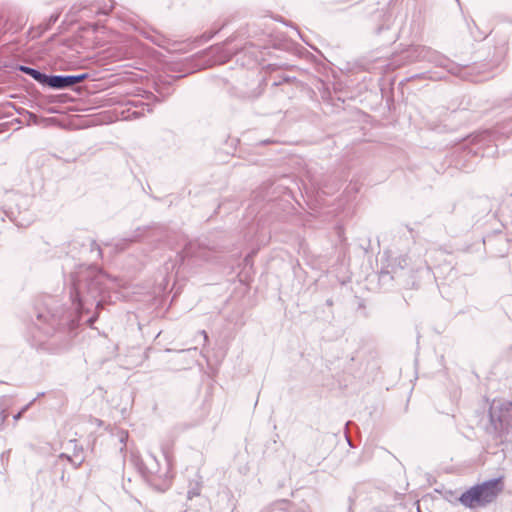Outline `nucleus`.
Wrapping results in <instances>:
<instances>
[{"mask_svg": "<svg viewBox=\"0 0 512 512\" xmlns=\"http://www.w3.org/2000/svg\"><path fill=\"white\" fill-rule=\"evenodd\" d=\"M262 512H268V511L264 510V511H262Z\"/></svg>", "mask_w": 512, "mask_h": 512, "instance_id": "nucleus-37", "label": "nucleus"}, {"mask_svg": "<svg viewBox=\"0 0 512 512\" xmlns=\"http://www.w3.org/2000/svg\"><path fill=\"white\" fill-rule=\"evenodd\" d=\"M97 318H98V315H97V314L92 315V316L87 320L88 324H89L90 326H92V325L95 323V321L97 320Z\"/></svg>", "mask_w": 512, "mask_h": 512, "instance_id": "nucleus-24", "label": "nucleus"}, {"mask_svg": "<svg viewBox=\"0 0 512 512\" xmlns=\"http://www.w3.org/2000/svg\"><path fill=\"white\" fill-rule=\"evenodd\" d=\"M227 252L225 246L210 240H199L197 242H189L182 251L177 253V261L182 265L186 258H198L204 261H215Z\"/></svg>", "mask_w": 512, "mask_h": 512, "instance_id": "nucleus-6", "label": "nucleus"}, {"mask_svg": "<svg viewBox=\"0 0 512 512\" xmlns=\"http://www.w3.org/2000/svg\"><path fill=\"white\" fill-rule=\"evenodd\" d=\"M33 121H34V124H36V123H37V118H36V116H35V115H34Z\"/></svg>", "mask_w": 512, "mask_h": 512, "instance_id": "nucleus-34", "label": "nucleus"}, {"mask_svg": "<svg viewBox=\"0 0 512 512\" xmlns=\"http://www.w3.org/2000/svg\"><path fill=\"white\" fill-rule=\"evenodd\" d=\"M156 92L162 97L163 100L171 95L172 88L169 84H156Z\"/></svg>", "mask_w": 512, "mask_h": 512, "instance_id": "nucleus-18", "label": "nucleus"}, {"mask_svg": "<svg viewBox=\"0 0 512 512\" xmlns=\"http://www.w3.org/2000/svg\"><path fill=\"white\" fill-rule=\"evenodd\" d=\"M418 512H421V510L418 508Z\"/></svg>", "mask_w": 512, "mask_h": 512, "instance_id": "nucleus-36", "label": "nucleus"}, {"mask_svg": "<svg viewBox=\"0 0 512 512\" xmlns=\"http://www.w3.org/2000/svg\"><path fill=\"white\" fill-rule=\"evenodd\" d=\"M492 143V136L489 131H481L478 133L470 134L459 145L465 156H481L485 155V148L489 147Z\"/></svg>", "mask_w": 512, "mask_h": 512, "instance_id": "nucleus-8", "label": "nucleus"}, {"mask_svg": "<svg viewBox=\"0 0 512 512\" xmlns=\"http://www.w3.org/2000/svg\"><path fill=\"white\" fill-rule=\"evenodd\" d=\"M89 77L88 73L75 75H54L42 72L39 68H34V81L38 82L44 88L53 90H65L73 88L76 84Z\"/></svg>", "mask_w": 512, "mask_h": 512, "instance_id": "nucleus-7", "label": "nucleus"}, {"mask_svg": "<svg viewBox=\"0 0 512 512\" xmlns=\"http://www.w3.org/2000/svg\"><path fill=\"white\" fill-rule=\"evenodd\" d=\"M229 93L241 101H254L261 96L263 89L258 80H252L248 84L238 83L230 88Z\"/></svg>", "mask_w": 512, "mask_h": 512, "instance_id": "nucleus-11", "label": "nucleus"}, {"mask_svg": "<svg viewBox=\"0 0 512 512\" xmlns=\"http://www.w3.org/2000/svg\"><path fill=\"white\" fill-rule=\"evenodd\" d=\"M286 177H283L278 182H265L257 191L254 192V200L271 202L277 199L280 195H286L293 198L292 190L283 184Z\"/></svg>", "mask_w": 512, "mask_h": 512, "instance_id": "nucleus-9", "label": "nucleus"}, {"mask_svg": "<svg viewBox=\"0 0 512 512\" xmlns=\"http://www.w3.org/2000/svg\"><path fill=\"white\" fill-rule=\"evenodd\" d=\"M274 506H276L280 510L288 511V512H296L294 509V504L290 503L288 500L282 499L278 500L274 503Z\"/></svg>", "mask_w": 512, "mask_h": 512, "instance_id": "nucleus-19", "label": "nucleus"}, {"mask_svg": "<svg viewBox=\"0 0 512 512\" xmlns=\"http://www.w3.org/2000/svg\"><path fill=\"white\" fill-rule=\"evenodd\" d=\"M59 457H60V458H65V459H67V460H68V461H69V462L74 466V468L79 467V466L82 464V462H83V458H80V459H78V460H75V459H73L71 456H69V455H67V454H65V453H61V454L59 455Z\"/></svg>", "mask_w": 512, "mask_h": 512, "instance_id": "nucleus-20", "label": "nucleus"}, {"mask_svg": "<svg viewBox=\"0 0 512 512\" xmlns=\"http://www.w3.org/2000/svg\"><path fill=\"white\" fill-rule=\"evenodd\" d=\"M152 227L146 226V227H138L131 236L124 238L120 240L118 243L115 244V250L116 251H123L125 250L131 243H135L140 241L144 236L145 233L149 230H151Z\"/></svg>", "mask_w": 512, "mask_h": 512, "instance_id": "nucleus-15", "label": "nucleus"}, {"mask_svg": "<svg viewBox=\"0 0 512 512\" xmlns=\"http://www.w3.org/2000/svg\"><path fill=\"white\" fill-rule=\"evenodd\" d=\"M37 46H38V44H35V43H34V46H33V49H34V55L37 53Z\"/></svg>", "mask_w": 512, "mask_h": 512, "instance_id": "nucleus-32", "label": "nucleus"}, {"mask_svg": "<svg viewBox=\"0 0 512 512\" xmlns=\"http://www.w3.org/2000/svg\"><path fill=\"white\" fill-rule=\"evenodd\" d=\"M43 395H44V393H43V392H42V393H38V394H37V397H34V398H33V401L35 402V401L37 400V398H38V397L43 396Z\"/></svg>", "mask_w": 512, "mask_h": 512, "instance_id": "nucleus-31", "label": "nucleus"}, {"mask_svg": "<svg viewBox=\"0 0 512 512\" xmlns=\"http://www.w3.org/2000/svg\"><path fill=\"white\" fill-rule=\"evenodd\" d=\"M203 37H204L205 41H208V40H210L213 37V35L212 34H210V35H205L204 34Z\"/></svg>", "mask_w": 512, "mask_h": 512, "instance_id": "nucleus-28", "label": "nucleus"}, {"mask_svg": "<svg viewBox=\"0 0 512 512\" xmlns=\"http://www.w3.org/2000/svg\"><path fill=\"white\" fill-rule=\"evenodd\" d=\"M90 251L91 252L96 251L97 252V257L98 258L102 257V250H101L99 244L95 240H91L90 241Z\"/></svg>", "mask_w": 512, "mask_h": 512, "instance_id": "nucleus-21", "label": "nucleus"}, {"mask_svg": "<svg viewBox=\"0 0 512 512\" xmlns=\"http://www.w3.org/2000/svg\"><path fill=\"white\" fill-rule=\"evenodd\" d=\"M130 462L144 479H148L159 470L158 461L153 454H148L144 459L138 453L131 452Z\"/></svg>", "mask_w": 512, "mask_h": 512, "instance_id": "nucleus-13", "label": "nucleus"}, {"mask_svg": "<svg viewBox=\"0 0 512 512\" xmlns=\"http://www.w3.org/2000/svg\"><path fill=\"white\" fill-rule=\"evenodd\" d=\"M385 260H381V269L378 273V284L382 291H390L395 286L405 289H418L421 287L420 280L431 281L436 276L429 267H421L416 271L409 268L410 258L407 255L389 254Z\"/></svg>", "mask_w": 512, "mask_h": 512, "instance_id": "nucleus-2", "label": "nucleus"}, {"mask_svg": "<svg viewBox=\"0 0 512 512\" xmlns=\"http://www.w3.org/2000/svg\"><path fill=\"white\" fill-rule=\"evenodd\" d=\"M503 489V477L492 478L468 488L458 500L466 508H482L493 503Z\"/></svg>", "mask_w": 512, "mask_h": 512, "instance_id": "nucleus-5", "label": "nucleus"}, {"mask_svg": "<svg viewBox=\"0 0 512 512\" xmlns=\"http://www.w3.org/2000/svg\"><path fill=\"white\" fill-rule=\"evenodd\" d=\"M126 438H127V434H125V435H121V437H120V442H121V443H125ZM125 445H126V444H124V446H125Z\"/></svg>", "mask_w": 512, "mask_h": 512, "instance_id": "nucleus-27", "label": "nucleus"}, {"mask_svg": "<svg viewBox=\"0 0 512 512\" xmlns=\"http://www.w3.org/2000/svg\"><path fill=\"white\" fill-rule=\"evenodd\" d=\"M70 281V298L75 312L61 316L50 314L49 311L37 312L34 321V331L37 329L50 337L49 346L56 353L65 352L71 347L80 326L79 311L85 309L88 303H95L98 310L110 298L108 284L113 280L97 266L81 264L70 274Z\"/></svg>", "mask_w": 512, "mask_h": 512, "instance_id": "nucleus-1", "label": "nucleus"}, {"mask_svg": "<svg viewBox=\"0 0 512 512\" xmlns=\"http://www.w3.org/2000/svg\"><path fill=\"white\" fill-rule=\"evenodd\" d=\"M59 16L60 12H54L37 27L34 26V38L40 37L45 31L50 29L58 21Z\"/></svg>", "mask_w": 512, "mask_h": 512, "instance_id": "nucleus-16", "label": "nucleus"}, {"mask_svg": "<svg viewBox=\"0 0 512 512\" xmlns=\"http://www.w3.org/2000/svg\"><path fill=\"white\" fill-rule=\"evenodd\" d=\"M326 305L327 306H332L333 305V300L331 298L327 299L326 300Z\"/></svg>", "mask_w": 512, "mask_h": 512, "instance_id": "nucleus-29", "label": "nucleus"}, {"mask_svg": "<svg viewBox=\"0 0 512 512\" xmlns=\"http://www.w3.org/2000/svg\"><path fill=\"white\" fill-rule=\"evenodd\" d=\"M202 484L200 481H190L189 482V489L187 491V498L193 499L194 497H197L200 495Z\"/></svg>", "mask_w": 512, "mask_h": 512, "instance_id": "nucleus-17", "label": "nucleus"}, {"mask_svg": "<svg viewBox=\"0 0 512 512\" xmlns=\"http://www.w3.org/2000/svg\"><path fill=\"white\" fill-rule=\"evenodd\" d=\"M488 417L486 432L498 441L497 444L512 443V402L494 399Z\"/></svg>", "mask_w": 512, "mask_h": 512, "instance_id": "nucleus-4", "label": "nucleus"}, {"mask_svg": "<svg viewBox=\"0 0 512 512\" xmlns=\"http://www.w3.org/2000/svg\"><path fill=\"white\" fill-rule=\"evenodd\" d=\"M380 23L376 25L374 34L381 37L384 44L393 43L397 39L398 32L394 28V17L389 12L381 11L376 15Z\"/></svg>", "mask_w": 512, "mask_h": 512, "instance_id": "nucleus-10", "label": "nucleus"}, {"mask_svg": "<svg viewBox=\"0 0 512 512\" xmlns=\"http://www.w3.org/2000/svg\"><path fill=\"white\" fill-rule=\"evenodd\" d=\"M19 69H20L21 71H24V72H25V73H27V74L32 75V68H30V67L20 66V67H19Z\"/></svg>", "mask_w": 512, "mask_h": 512, "instance_id": "nucleus-26", "label": "nucleus"}, {"mask_svg": "<svg viewBox=\"0 0 512 512\" xmlns=\"http://www.w3.org/2000/svg\"><path fill=\"white\" fill-rule=\"evenodd\" d=\"M232 39L228 38L224 42L210 46L208 48V54L214 63H225L229 61L233 56H237L241 50L238 48H231Z\"/></svg>", "mask_w": 512, "mask_h": 512, "instance_id": "nucleus-14", "label": "nucleus"}, {"mask_svg": "<svg viewBox=\"0 0 512 512\" xmlns=\"http://www.w3.org/2000/svg\"><path fill=\"white\" fill-rule=\"evenodd\" d=\"M145 101L142 99L129 100L128 105L131 107L127 109V118H140L144 116L145 112L151 113L155 103L161 100L151 92H144Z\"/></svg>", "mask_w": 512, "mask_h": 512, "instance_id": "nucleus-12", "label": "nucleus"}, {"mask_svg": "<svg viewBox=\"0 0 512 512\" xmlns=\"http://www.w3.org/2000/svg\"><path fill=\"white\" fill-rule=\"evenodd\" d=\"M168 450H169V446L167 444H163L162 445V452L165 456L166 459H168Z\"/></svg>", "mask_w": 512, "mask_h": 512, "instance_id": "nucleus-25", "label": "nucleus"}, {"mask_svg": "<svg viewBox=\"0 0 512 512\" xmlns=\"http://www.w3.org/2000/svg\"><path fill=\"white\" fill-rule=\"evenodd\" d=\"M254 255H255V252H254V251H252V252H250L249 254H247V255L245 256V258H244V263H245V265H246V266H248V265H252V261H253V257H254Z\"/></svg>", "mask_w": 512, "mask_h": 512, "instance_id": "nucleus-23", "label": "nucleus"}, {"mask_svg": "<svg viewBox=\"0 0 512 512\" xmlns=\"http://www.w3.org/2000/svg\"><path fill=\"white\" fill-rule=\"evenodd\" d=\"M113 8V3L111 2L109 5H104L103 7L102 6H98V10H97V13L98 14H104V15H107L110 13V11L112 10Z\"/></svg>", "mask_w": 512, "mask_h": 512, "instance_id": "nucleus-22", "label": "nucleus"}, {"mask_svg": "<svg viewBox=\"0 0 512 512\" xmlns=\"http://www.w3.org/2000/svg\"><path fill=\"white\" fill-rule=\"evenodd\" d=\"M201 334L204 336L205 340H208V335H207L206 331L202 330Z\"/></svg>", "mask_w": 512, "mask_h": 512, "instance_id": "nucleus-30", "label": "nucleus"}, {"mask_svg": "<svg viewBox=\"0 0 512 512\" xmlns=\"http://www.w3.org/2000/svg\"><path fill=\"white\" fill-rule=\"evenodd\" d=\"M371 512H382V511H380V510H378V509H374V510H372Z\"/></svg>", "mask_w": 512, "mask_h": 512, "instance_id": "nucleus-35", "label": "nucleus"}, {"mask_svg": "<svg viewBox=\"0 0 512 512\" xmlns=\"http://www.w3.org/2000/svg\"><path fill=\"white\" fill-rule=\"evenodd\" d=\"M154 231H160L162 233V230L160 228H153Z\"/></svg>", "mask_w": 512, "mask_h": 512, "instance_id": "nucleus-33", "label": "nucleus"}, {"mask_svg": "<svg viewBox=\"0 0 512 512\" xmlns=\"http://www.w3.org/2000/svg\"><path fill=\"white\" fill-rule=\"evenodd\" d=\"M416 61H428L446 69L451 74H457L461 67L442 53L422 45H410L394 54L390 65L398 68Z\"/></svg>", "mask_w": 512, "mask_h": 512, "instance_id": "nucleus-3", "label": "nucleus"}]
</instances>
